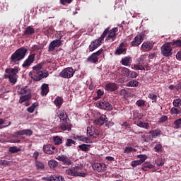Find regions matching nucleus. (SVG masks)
Wrapping results in <instances>:
<instances>
[{"label": "nucleus", "mask_w": 181, "mask_h": 181, "mask_svg": "<svg viewBox=\"0 0 181 181\" xmlns=\"http://www.w3.org/2000/svg\"><path fill=\"white\" fill-rule=\"evenodd\" d=\"M146 103V101H145L142 99H140L136 102V105L137 107H145Z\"/></svg>", "instance_id": "8fccbe9b"}, {"label": "nucleus", "mask_w": 181, "mask_h": 181, "mask_svg": "<svg viewBox=\"0 0 181 181\" xmlns=\"http://www.w3.org/2000/svg\"><path fill=\"white\" fill-rule=\"evenodd\" d=\"M14 134L16 136H22L23 135H26V136H32L33 135V131L29 129H23L14 132Z\"/></svg>", "instance_id": "4468645a"}, {"label": "nucleus", "mask_w": 181, "mask_h": 181, "mask_svg": "<svg viewBox=\"0 0 181 181\" xmlns=\"http://www.w3.org/2000/svg\"><path fill=\"white\" fill-rule=\"evenodd\" d=\"M35 169L37 170H45V163L40 160L35 161Z\"/></svg>", "instance_id": "bb28decb"}, {"label": "nucleus", "mask_w": 181, "mask_h": 181, "mask_svg": "<svg viewBox=\"0 0 181 181\" xmlns=\"http://www.w3.org/2000/svg\"><path fill=\"white\" fill-rule=\"evenodd\" d=\"M175 90L177 91H181V83H178L177 85H175Z\"/></svg>", "instance_id": "774afa93"}, {"label": "nucleus", "mask_w": 181, "mask_h": 181, "mask_svg": "<svg viewBox=\"0 0 181 181\" xmlns=\"http://www.w3.org/2000/svg\"><path fill=\"white\" fill-rule=\"evenodd\" d=\"M69 121L66 120L59 124V128L62 131H71V123Z\"/></svg>", "instance_id": "a211bd4d"}, {"label": "nucleus", "mask_w": 181, "mask_h": 181, "mask_svg": "<svg viewBox=\"0 0 181 181\" xmlns=\"http://www.w3.org/2000/svg\"><path fill=\"white\" fill-rule=\"evenodd\" d=\"M40 90H41L40 94L42 97L47 95V94H49V91H50V89L49 88V84L42 83L41 85Z\"/></svg>", "instance_id": "aec40b11"}, {"label": "nucleus", "mask_w": 181, "mask_h": 181, "mask_svg": "<svg viewBox=\"0 0 181 181\" xmlns=\"http://www.w3.org/2000/svg\"><path fill=\"white\" fill-rule=\"evenodd\" d=\"M135 124H136V125L140 128H144V129H149V123L144 122L139 119L135 122Z\"/></svg>", "instance_id": "b1692460"}, {"label": "nucleus", "mask_w": 181, "mask_h": 181, "mask_svg": "<svg viewBox=\"0 0 181 181\" xmlns=\"http://www.w3.org/2000/svg\"><path fill=\"white\" fill-rule=\"evenodd\" d=\"M8 165H11V161H8L6 160H0V166H8Z\"/></svg>", "instance_id": "4d7b16f0"}, {"label": "nucleus", "mask_w": 181, "mask_h": 181, "mask_svg": "<svg viewBox=\"0 0 181 181\" xmlns=\"http://www.w3.org/2000/svg\"><path fill=\"white\" fill-rule=\"evenodd\" d=\"M18 67L15 66L14 68H7L5 70V73L7 74L4 75V78H8L10 83L15 84L16 83V74H18Z\"/></svg>", "instance_id": "20e7f679"}, {"label": "nucleus", "mask_w": 181, "mask_h": 181, "mask_svg": "<svg viewBox=\"0 0 181 181\" xmlns=\"http://www.w3.org/2000/svg\"><path fill=\"white\" fill-rule=\"evenodd\" d=\"M138 158H139V161L141 164H143L145 162V160L148 159V156H146V155H139Z\"/></svg>", "instance_id": "c03bdc74"}, {"label": "nucleus", "mask_w": 181, "mask_h": 181, "mask_svg": "<svg viewBox=\"0 0 181 181\" xmlns=\"http://www.w3.org/2000/svg\"><path fill=\"white\" fill-rule=\"evenodd\" d=\"M51 179L54 181H64V177L60 175H54L51 177Z\"/></svg>", "instance_id": "a18cd8bd"}, {"label": "nucleus", "mask_w": 181, "mask_h": 181, "mask_svg": "<svg viewBox=\"0 0 181 181\" xmlns=\"http://www.w3.org/2000/svg\"><path fill=\"white\" fill-rule=\"evenodd\" d=\"M154 151L157 153H162L163 152V146H162L160 143H157L154 146Z\"/></svg>", "instance_id": "7c9ffc66"}, {"label": "nucleus", "mask_w": 181, "mask_h": 181, "mask_svg": "<svg viewBox=\"0 0 181 181\" xmlns=\"http://www.w3.org/2000/svg\"><path fill=\"white\" fill-rule=\"evenodd\" d=\"M53 141H54V143L56 145H60L63 142V139L60 136H54L53 137Z\"/></svg>", "instance_id": "a19ab883"}, {"label": "nucleus", "mask_w": 181, "mask_h": 181, "mask_svg": "<svg viewBox=\"0 0 181 181\" xmlns=\"http://www.w3.org/2000/svg\"><path fill=\"white\" fill-rule=\"evenodd\" d=\"M173 105H174V107H180L181 99L180 98L175 99L173 102Z\"/></svg>", "instance_id": "3c124183"}, {"label": "nucleus", "mask_w": 181, "mask_h": 181, "mask_svg": "<svg viewBox=\"0 0 181 181\" xmlns=\"http://www.w3.org/2000/svg\"><path fill=\"white\" fill-rule=\"evenodd\" d=\"M144 40H145V34L142 33L136 35L131 42V45L132 47H138Z\"/></svg>", "instance_id": "6e6552de"}, {"label": "nucleus", "mask_w": 181, "mask_h": 181, "mask_svg": "<svg viewBox=\"0 0 181 181\" xmlns=\"http://www.w3.org/2000/svg\"><path fill=\"white\" fill-rule=\"evenodd\" d=\"M162 131L158 129H156L154 130H151L149 134H151L153 138H156V136H159V134H161Z\"/></svg>", "instance_id": "58836bf2"}, {"label": "nucleus", "mask_w": 181, "mask_h": 181, "mask_svg": "<svg viewBox=\"0 0 181 181\" xmlns=\"http://www.w3.org/2000/svg\"><path fill=\"white\" fill-rule=\"evenodd\" d=\"M120 73L124 77H129L130 71L129 69L123 67L121 69Z\"/></svg>", "instance_id": "f704fd0d"}, {"label": "nucleus", "mask_w": 181, "mask_h": 181, "mask_svg": "<svg viewBox=\"0 0 181 181\" xmlns=\"http://www.w3.org/2000/svg\"><path fill=\"white\" fill-rule=\"evenodd\" d=\"M92 168L97 172H105V170H107V165L105 163H96L93 164Z\"/></svg>", "instance_id": "dca6fc26"}, {"label": "nucleus", "mask_w": 181, "mask_h": 181, "mask_svg": "<svg viewBox=\"0 0 181 181\" xmlns=\"http://www.w3.org/2000/svg\"><path fill=\"white\" fill-rule=\"evenodd\" d=\"M126 87H138L139 86V82L135 79L129 81L126 83Z\"/></svg>", "instance_id": "c756f323"}, {"label": "nucleus", "mask_w": 181, "mask_h": 181, "mask_svg": "<svg viewBox=\"0 0 181 181\" xmlns=\"http://www.w3.org/2000/svg\"><path fill=\"white\" fill-rule=\"evenodd\" d=\"M107 36L106 37V40H112V42H114L117 37V32H118V28H113L112 30H110V27L107 28Z\"/></svg>", "instance_id": "1a4fd4ad"}, {"label": "nucleus", "mask_w": 181, "mask_h": 181, "mask_svg": "<svg viewBox=\"0 0 181 181\" xmlns=\"http://www.w3.org/2000/svg\"><path fill=\"white\" fill-rule=\"evenodd\" d=\"M65 145L66 146H72L73 145H76V141H74L73 139H66Z\"/></svg>", "instance_id": "09e8293b"}, {"label": "nucleus", "mask_w": 181, "mask_h": 181, "mask_svg": "<svg viewBox=\"0 0 181 181\" xmlns=\"http://www.w3.org/2000/svg\"><path fill=\"white\" fill-rule=\"evenodd\" d=\"M58 117L59 119L62 120L63 122L69 121V119H67V118H69V117L67 116V114L64 113V112H59L58 114Z\"/></svg>", "instance_id": "c9c22d12"}, {"label": "nucleus", "mask_w": 181, "mask_h": 181, "mask_svg": "<svg viewBox=\"0 0 181 181\" xmlns=\"http://www.w3.org/2000/svg\"><path fill=\"white\" fill-rule=\"evenodd\" d=\"M43 63H39L35 66L33 67V72L31 78L35 81H40L45 77H49V72L46 71H42V69L43 67Z\"/></svg>", "instance_id": "f257e3e1"}, {"label": "nucleus", "mask_w": 181, "mask_h": 181, "mask_svg": "<svg viewBox=\"0 0 181 181\" xmlns=\"http://www.w3.org/2000/svg\"><path fill=\"white\" fill-rule=\"evenodd\" d=\"M134 67L136 70H145V67L142 65L134 64Z\"/></svg>", "instance_id": "052dcab7"}, {"label": "nucleus", "mask_w": 181, "mask_h": 181, "mask_svg": "<svg viewBox=\"0 0 181 181\" xmlns=\"http://www.w3.org/2000/svg\"><path fill=\"white\" fill-rule=\"evenodd\" d=\"M148 98L152 100V103H156V100H158V96L155 93H149Z\"/></svg>", "instance_id": "603ef678"}, {"label": "nucleus", "mask_w": 181, "mask_h": 181, "mask_svg": "<svg viewBox=\"0 0 181 181\" xmlns=\"http://www.w3.org/2000/svg\"><path fill=\"white\" fill-rule=\"evenodd\" d=\"M35 33V28H32L31 26H28L24 31V35L25 36H30Z\"/></svg>", "instance_id": "c85d7f7f"}, {"label": "nucleus", "mask_w": 181, "mask_h": 181, "mask_svg": "<svg viewBox=\"0 0 181 181\" xmlns=\"http://www.w3.org/2000/svg\"><path fill=\"white\" fill-rule=\"evenodd\" d=\"M39 152L38 151H35L33 154V158L35 159V162H36L37 160V158H39Z\"/></svg>", "instance_id": "680f3d73"}, {"label": "nucleus", "mask_w": 181, "mask_h": 181, "mask_svg": "<svg viewBox=\"0 0 181 181\" xmlns=\"http://www.w3.org/2000/svg\"><path fill=\"white\" fill-rule=\"evenodd\" d=\"M98 107L100 110H105L106 111H112V105L107 100L99 101L98 103Z\"/></svg>", "instance_id": "9d476101"}, {"label": "nucleus", "mask_w": 181, "mask_h": 181, "mask_svg": "<svg viewBox=\"0 0 181 181\" xmlns=\"http://www.w3.org/2000/svg\"><path fill=\"white\" fill-rule=\"evenodd\" d=\"M48 166L50 168V169H55V168L59 166V163L55 160H50L48 162Z\"/></svg>", "instance_id": "473e14b6"}, {"label": "nucleus", "mask_w": 181, "mask_h": 181, "mask_svg": "<svg viewBox=\"0 0 181 181\" xmlns=\"http://www.w3.org/2000/svg\"><path fill=\"white\" fill-rule=\"evenodd\" d=\"M165 121H168V116L163 115L160 118V122H165Z\"/></svg>", "instance_id": "0e129e2a"}, {"label": "nucleus", "mask_w": 181, "mask_h": 181, "mask_svg": "<svg viewBox=\"0 0 181 181\" xmlns=\"http://www.w3.org/2000/svg\"><path fill=\"white\" fill-rule=\"evenodd\" d=\"M26 53H28V49L25 47H22L16 50L10 57V63H13V64H16L17 62H21V60H23L25 57L26 56Z\"/></svg>", "instance_id": "f03ea898"}, {"label": "nucleus", "mask_w": 181, "mask_h": 181, "mask_svg": "<svg viewBox=\"0 0 181 181\" xmlns=\"http://www.w3.org/2000/svg\"><path fill=\"white\" fill-rule=\"evenodd\" d=\"M131 152H136V149L132 147H125L124 153H131Z\"/></svg>", "instance_id": "49530a36"}, {"label": "nucleus", "mask_w": 181, "mask_h": 181, "mask_svg": "<svg viewBox=\"0 0 181 181\" xmlns=\"http://www.w3.org/2000/svg\"><path fill=\"white\" fill-rule=\"evenodd\" d=\"M173 47H181V40H177L170 42Z\"/></svg>", "instance_id": "79ce46f5"}, {"label": "nucleus", "mask_w": 181, "mask_h": 181, "mask_svg": "<svg viewBox=\"0 0 181 181\" xmlns=\"http://www.w3.org/2000/svg\"><path fill=\"white\" fill-rule=\"evenodd\" d=\"M54 104L56 107L60 108V107H62V105H63V99L61 97H57L54 100Z\"/></svg>", "instance_id": "e433bc0d"}, {"label": "nucleus", "mask_w": 181, "mask_h": 181, "mask_svg": "<svg viewBox=\"0 0 181 181\" xmlns=\"http://www.w3.org/2000/svg\"><path fill=\"white\" fill-rule=\"evenodd\" d=\"M114 126V122H105V127H108V128H110V127H112Z\"/></svg>", "instance_id": "338daca9"}, {"label": "nucleus", "mask_w": 181, "mask_h": 181, "mask_svg": "<svg viewBox=\"0 0 181 181\" xmlns=\"http://www.w3.org/2000/svg\"><path fill=\"white\" fill-rule=\"evenodd\" d=\"M152 49H153V45H152V43L151 42H144L142 45H141V49L143 52H149V50H152Z\"/></svg>", "instance_id": "412c9836"}, {"label": "nucleus", "mask_w": 181, "mask_h": 181, "mask_svg": "<svg viewBox=\"0 0 181 181\" xmlns=\"http://www.w3.org/2000/svg\"><path fill=\"white\" fill-rule=\"evenodd\" d=\"M44 47L45 45H43V44H39L37 45H34L33 49V50H36V52H37V50H42Z\"/></svg>", "instance_id": "6e6d98bb"}, {"label": "nucleus", "mask_w": 181, "mask_h": 181, "mask_svg": "<svg viewBox=\"0 0 181 181\" xmlns=\"http://www.w3.org/2000/svg\"><path fill=\"white\" fill-rule=\"evenodd\" d=\"M155 168V166H153V165H152L151 163H144L142 165V170H144V172H146V170H148V169H153Z\"/></svg>", "instance_id": "72a5a7b5"}, {"label": "nucleus", "mask_w": 181, "mask_h": 181, "mask_svg": "<svg viewBox=\"0 0 181 181\" xmlns=\"http://www.w3.org/2000/svg\"><path fill=\"white\" fill-rule=\"evenodd\" d=\"M129 74L131 78H136V77H138V74L134 71H130Z\"/></svg>", "instance_id": "e2e57ef3"}, {"label": "nucleus", "mask_w": 181, "mask_h": 181, "mask_svg": "<svg viewBox=\"0 0 181 181\" xmlns=\"http://www.w3.org/2000/svg\"><path fill=\"white\" fill-rule=\"evenodd\" d=\"M8 151L11 153H18V152H21V148L16 146H11L8 148Z\"/></svg>", "instance_id": "37998d69"}, {"label": "nucleus", "mask_w": 181, "mask_h": 181, "mask_svg": "<svg viewBox=\"0 0 181 181\" xmlns=\"http://www.w3.org/2000/svg\"><path fill=\"white\" fill-rule=\"evenodd\" d=\"M105 122H108V118L105 115H101L99 117L95 119L94 123L96 125H99L101 127L102 125L105 124Z\"/></svg>", "instance_id": "2eb2a0df"}, {"label": "nucleus", "mask_w": 181, "mask_h": 181, "mask_svg": "<svg viewBox=\"0 0 181 181\" xmlns=\"http://www.w3.org/2000/svg\"><path fill=\"white\" fill-rule=\"evenodd\" d=\"M72 176H74V177L80 176L81 177H86V176H87V173H80V172L73 173L72 172Z\"/></svg>", "instance_id": "5fc2aeb1"}, {"label": "nucleus", "mask_w": 181, "mask_h": 181, "mask_svg": "<svg viewBox=\"0 0 181 181\" xmlns=\"http://www.w3.org/2000/svg\"><path fill=\"white\" fill-rule=\"evenodd\" d=\"M56 159L57 160H59L60 162H63L64 165H67L68 166H70L73 162H71V160L67 157V156L62 155L58 156Z\"/></svg>", "instance_id": "f3484780"}, {"label": "nucleus", "mask_w": 181, "mask_h": 181, "mask_svg": "<svg viewBox=\"0 0 181 181\" xmlns=\"http://www.w3.org/2000/svg\"><path fill=\"white\" fill-rule=\"evenodd\" d=\"M60 46H62V40H54L49 45L48 52H54L56 47H60Z\"/></svg>", "instance_id": "f8f14e48"}, {"label": "nucleus", "mask_w": 181, "mask_h": 181, "mask_svg": "<svg viewBox=\"0 0 181 181\" xmlns=\"http://www.w3.org/2000/svg\"><path fill=\"white\" fill-rule=\"evenodd\" d=\"M174 125H175V129H179V128H181V118L175 120L174 122Z\"/></svg>", "instance_id": "de8ad7c7"}, {"label": "nucleus", "mask_w": 181, "mask_h": 181, "mask_svg": "<svg viewBox=\"0 0 181 181\" xmlns=\"http://www.w3.org/2000/svg\"><path fill=\"white\" fill-rule=\"evenodd\" d=\"M121 63L123 66H129V63H131V58L129 57H126L122 59Z\"/></svg>", "instance_id": "ea45409f"}, {"label": "nucleus", "mask_w": 181, "mask_h": 181, "mask_svg": "<svg viewBox=\"0 0 181 181\" xmlns=\"http://www.w3.org/2000/svg\"><path fill=\"white\" fill-rule=\"evenodd\" d=\"M35 62V54H31L28 56V57L25 59L24 63L22 64L23 68L29 67L32 63Z\"/></svg>", "instance_id": "6ab92c4d"}, {"label": "nucleus", "mask_w": 181, "mask_h": 181, "mask_svg": "<svg viewBox=\"0 0 181 181\" xmlns=\"http://www.w3.org/2000/svg\"><path fill=\"white\" fill-rule=\"evenodd\" d=\"M91 147V145L90 144H81L78 146L79 149L82 151L83 152H88L90 151V148Z\"/></svg>", "instance_id": "2f4dec72"}, {"label": "nucleus", "mask_w": 181, "mask_h": 181, "mask_svg": "<svg viewBox=\"0 0 181 181\" xmlns=\"http://www.w3.org/2000/svg\"><path fill=\"white\" fill-rule=\"evenodd\" d=\"M117 88L118 86L115 83H107L105 86V90H106V91H117Z\"/></svg>", "instance_id": "4be33fe9"}, {"label": "nucleus", "mask_w": 181, "mask_h": 181, "mask_svg": "<svg viewBox=\"0 0 181 181\" xmlns=\"http://www.w3.org/2000/svg\"><path fill=\"white\" fill-rule=\"evenodd\" d=\"M139 165H142V164L141 163V161H139V160H133V161L132 162V168H136V166H139Z\"/></svg>", "instance_id": "13d9d810"}, {"label": "nucleus", "mask_w": 181, "mask_h": 181, "mask_svg": "<svg viewBox=\"0 0 181 181\" xmlns=\"http://www.w3.org/2000/svg\"><path fill=\"white\" fill-rule=\"evenodd\" d=\"M1 11H8V3L4 2L0 4Z\"/></svg>", "instance_id": "bf43d9fd"}, {"label": "nucleus", "mask_w": 181, "mask_h": 181, "mask_svg": "<svg viewBox=\"0 0 181 181\" xmlns=\"http://www.w3.org/2000/svg\"><path fill=\"white\" fill-rule=\"evenodd\" d=\"M98 56H104V49H100L97 52H93L87 58L86 62L97 64V63H98Z\"/></svg>", "instance_id": "39448f33"}, {"label": "nucleus", "mask_w": 181, "mask_h": 181, "mask_svg": "<svg viewBox=\"0 0 181 181\" xmlns=\"http://www.w3.org/2000/svg\"><path fill=\"white\" fill-rule=\"evenodd\" d=\"M107 33H108V29H105L99 38L92 41L88 47L89 52H94V50H95L96 49H98V47L101 46V43H103V41L104 40V38L105 37V36H107Z\"/></svg>", "instance_id": "7ed1b4c3"}, {"label": "nucleus", "mask_w": 181, "mask_h": 181, "mask_svg": "<svg viewBox=\"0 0 181 181\" xmlns=\"http://www.w3.org/2000/svg\"><path fill=\"white\" fill-rule=\"evenodd\" d=\"M87 134L89 135V136H93V138H97V136L100 135V133L98 132V131L93 132V130H91V127H88Z\"/></svg>", "instance_id": "cd10ccee"}, {"label": "nucleus", "mask_w": 181, "mask_h": 181, "mask_svg": "<svg viewBox=\"0 0 181 181\" xmlns=\"http://www.w3.org/2000/svg\"><path fill=\"white\" fill-rule=\"evenodd\" d=\"M120 93H121L122 95H128L129 92H128V90H127L126 89H122L120 90Z\"/></svg>", "instance_id": "69168bd1"}, {"label": "nucleus", "mask_w": 181, "mask_h": 181, "mask_svg": "<svg viewBox=\"0 0 181 181\" xmlns=\"http://www.w3.org/2000/svg\"><path fill=\"white\" fill-rule=\"evenodd\" d=\"M30 98H32L31 94L24 95L20 97L18 103L20 104H23V103H26V101H29V100H30Z\"/></svg>", "instance_id": "a878e982"}, {"label": "nucleus", "mask_w": 181, "mask_h": 181, "mask_svg": "<svg viewBox=\"0 0 181 181\" xmlns=\"http://www.w3.org/2000/svg\"><path fill=\"white\" fill-rule=\"evenodd\" d=\"M18 94H19L20 95H28V94H30V90L28 86L18 88Z\"/></svg>", "instance_id": "393cba45"}, {"label": "nucleus", "mask_w": 181, "mask_h": 181, "mask_svg": "<svg viewBox=\"0 0 181 181\" xmlns=\"http://www.w3.org/2000/svg\"><path fill=\"white\" fill-rule=\"evenodd\" d=\"M76 73V71L72 67H67L64 69L59 74V77H62V78H71L73 76H74V74Z\"/></svg>", "instance_id": "423d86ee"}, {"label": "nucleus", "mask_w": 181, "mask_h": 181, "mask_svg": "<svg viewBox=\"0 0 181 181\" xmlns=\"http://www.w3.org/2000/svg\"><path fill=\"white\" fill-rule=\"evenodd\" d=\"M173 47L170 44V42L164 44L161 47V54H163V56H165V57H169L171 54H173Z\"/></svg>", "instance_id": "0eeeda50"}, {"label": "nucleus", "mask_w": 181, "mask_h": 181, "mask_svg": "<svg viewBox=\"0 0 181 181\" xmlns=\"http://www.w3.org/2000/svg\"><path fill=\"white\" fill-rule=\"evenodd\" d=\"M83 169H84V166H83V165H80L66 170L65 173L66 175H69V176H73V173H78V171L83 170Z\"/></svg>", "instance_id": "9b49d317"}, {"label": "nucleus", "mask_w": 181, "mask_h": 181, "mask_svg": "<svg viewBox=\"0 0 181 181\" xmlns=\"http://www.w3.org/2000/svg\"><path fill=\"white\" fill-rule=\"evenodd\" d=\"M155 163L157 166H163V165H165V158L158 157L157 159L155 160Z\"/></svg>", "instance_id": "4c0bfd02"}, {"label": "nucleus", "mask_w": 181, "mask_h": 181, "mask_svg": "<svg viewBox=\"0 0 181 181\" xmlns=\"http://www.w3.org/2000/svg\"><path fill=\"white\" fill-rule=\"evenodd\" d=\"M43 151L45 153H47L48 155H53V153H56L57 152V148L51 144H47L44 146Z\"/></svg>", "instance_id": "ddd939ff"}, {"label": "nucleus", "mask_w": 181, "mask_h": 181, "mask_svg": "<svg viewBox=\"0 0 181 181\" xmlns=\"http://www.w3.org/2000/svg\"><path fill=\"white\" fill-rule=\"evenodd\" d=\"M125 52H127V49H125V42H122L115 52V54H124Z\"/></svg>", "instance_id": "5701e85b"}, {"label": "nucleus", "mask_w": 181, "mask_h": 181, "mask_svg": "<svg viewBox=\"0 0 181 181\" xmlns=\"http://www.w3.org/2000/svg\"><path fill=\"white\" fill-rule=\"evenodd\" d=\"M170 112H171L172 115H178L179 114H181L180 110H179L176 107L171 108Z\"/></svg>", "instance_id": "864d4df0"}]
</instances>
